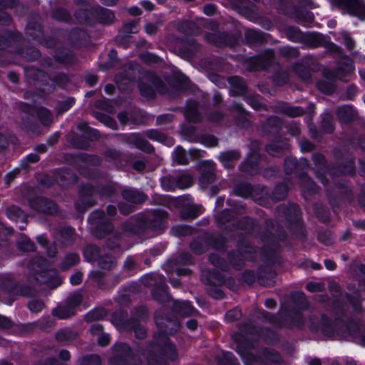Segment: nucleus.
Masks as SVG:
<instances>
[{"label": "nucleus", "mask_w": 365, "mask_h": 365, "mask_svg": "<svg viewBox=\"0 0 365 365\" xmlns=\"http://www.w3.org/2000/svg\"><path fill=\"white\" fill-rule=\"evenodd\" d=\"M166 353L170 359L175 360L177 359L175 347L173 344H169L168 345Z\"/></svg>", "instance_id": "obj_11"}, {"label": "nucleus", "mask_w": 365, "mask_h": 365, "mask_svg": "<svg viewBox=\"0 0 365 365\" xmlns=\"http://www.w3.org/2000/svg\"><path fill=\"white\" fill-rule=\"evenodd\" d=\"M350 12L357 17L365 19V5L361 0H351L348 4Z\"/></svg>", "instance_id": "obj_2"}, {"label": "nucleus", "mask_w": 365, "mask_h": 365, "mask_svg": "<svg viewBox=\"0 0 365 365\" xmlns=\"http://www.w3.org/2000/svg\"><path fill=\"white\" fill-rule=\"evenodd\" d=\"M16 175V172H11V173H9L8 175H7V182H9Z\"/></svg>", "instance_id": "obj_36"}, {"label": "nucleus", "mask_w": 365, "mask_h": 365, "mask_svg": "<svg viewBox=\"0 0 365 365\" xmlns=\"http://www.w3.org/2000/svg\"><path fill=\"white\" fill-rule=\"evenodd\" d=\"M162 185L165 187V184H164V182H163V183H162Z\"/></svg>", "instance_id": "obj_56"}, {"label": "nucleus", "mask_w": 365, "mask_h": 365, "mask_svg": "<svg viewBox=\"0 0 365 365\" xmlns=\"http://www.w3.org/2000/svg\"><path fill=\"white\" fill-rule=\"evenodd\" d=\"M20 210L18 208L12 207L6 211V215L11 220H16V217L19 215Z\"/></svg>", "instance_id": "obj_14"}, {"label": "nucleus", "mask_w": 365, "mask_h": 365, "mask_svg": "<svg viewBox=\"0 0 365 365\" xmlns=\"http://www.w3.org/2000/svg\"><path fill=\"white\" fill-rule=\"evenodd\" d=\"M9 78L10 79V81L13 83H15L18 81V76L15 73H9Z\"/></svg>", "instance_id": "obj_29"}, {"label": "nucleus", "mask_w": 365, "mask_h": 365, "mask_svg": "<svg viewBox=\"0 0 365 365\" xmlns=\"http://www.w3.org/2000/svg\"><path fill=\"white\" fill-rule=\"evenodd\" d=\"M5 144V138L0 134V148H3Z\"/></svg>", "instance_id": "obj_39"}, {"label": "nucleus", "mask_w": 365, "mask_h": 365, "mask_svg": "<svg viewBox=\"0 0 365 365\" xmlns=\"http://www.w3.org/2000/svg\"><path fill=\"white\" fill-rule=\"evenodd\" d=\"M108 212L110 215H113L116 212V209L113 206H108Z\"/></svg>", "instance_id": "obj_35"}, {"label": "nucleus", "mask_w": 365, "mask_h": 365, "mask_svg": "<svg viewBox=\"0 0 365 365\" xmlns=\"http://www.w3.org/2000/svg\"><path fill=\"white\" fill-rule=\"evenodd\" d=\"M43 307V304L40 301L33 300L29 304V309L33 312H38Z\"/></svg>", "instance_id": "obj_8"}, {"label": "nucleus", "mask_w": 365, "mask_h": 365, "mask_svg": "<svg viewBox=\"0 0 365 365\" xmlns=\"http://www.w3.org/2000/svg\"><path fill=\"white\" fill-rule=\"evenodd\" d=\"M130 12L132 15L138 16L140 14V10L137 7H133L130 9Z\"/></svg>", "instance_id": "obj_31"}, {"label": "nucleus", "mask_w": 365, "mask_h": 365, "mask_svg": "<svg viewBox=\"0 0 365 365\" xmlns=\"http://www.w3.org/2000/svg\"><path fill=\"white\" fill-rule=\"evenodd\" d=\"M240 316H241V313L237 309H234V310L230 311L226 314V318L230 321L236 320V319H239Z\"/></svg>", "instance_id": "obj_12"}, {"label": "nucleus", "mask_w": 365, "mask_h": 365, "mask_svg": "<svg viewBox=\"0 0 365 365\" xmlns=\"http://www.w3.org/2000/svg\"><path fill=\"white\" fill-rule=\"evenodd\" d=\"M142 4L147 10H151L153 9V4L149 1H143Z\"/></svg>", "instance_id": "obj_34"}, {"label": "nucleus", "mask_w": 365, "mask_h": 365, "mask_svg": "<svg viewBox=\"0 0 365 365\" xmlns=\"http://www.w3.org/2000/svg\"><path fill=\"white\" fill-rule=\"evenodd\" d=\"M81 302L79 294L74 296L73 299L70 302L68 306L59 307L54 310V314L58 318L66 319L74 314V309Z\"/></svg>", "instance_id": "obj_1"}, {"label": "nucleus", "mask_w": 365, "mask_h": 365, "mask_svg": "<svg viewBox=\"0 0 365 365\" xmlns=\"http://www.w3.org/2000/svg\"><path fill=\"white\" fill-rule=\"evenodd\" d=\"M173 159L180 165H184L187 163V158L185 155V151L182 148H177L173 152Z\"/></svg>", "instance_id": "obj_6"}, {"label": "nucleus", "mask_w": 365, "mask_h": 365, "mask_svg": "<svg viewBox=\"0 0 365 365\" xmlns=\"http://www.w3.org/2000/svg\"><path fill=\"white\" fill-rule=\"evenodd\" d=\"M102 267H103V268H105V269H108V268H110V266H107L106 264H103V265H102Z\"/></svg>", "instance_id": "obj_46"}, {"label": "nucleus", "mask_w": 365, "mask_h": 365, "mask_svg": "<svg viewBox=\"0 0 365 365\" xmlns=\"http://www.w3.org/2000/svg\"><path fill=\"white\" fill-rule=\"evenodd\" d=\"M197 323L195 320L191 319L187 322V327L190 330H195L197 328Z\"/></svg>", "instance_id": "obj_22"}, {"label": "nucleus", "mask_w": 365, "mask_h": 365, "mask_svg": "<svg viewBox=\"0 0 365 365\" xmlns=\"http://www.w3.org/2000/svg\"><path fill=\"white\" fill-rule=\"evenodd\" d=\"M192 177L186 174L181 177V179L179 181V185L182 188H185L189 187L192 184Z\"/></svg>", "instance_id": "obj_9"}, {"label": "nucleus", "mask_w": 365, "mask_h": 365, "mask_svg": "<svg viewBox=\"0 0 365 365\" xmlns=\"http://www.w3.org/2000/svg\"><path fill=\"white\" fill-rule=\"evenodd\" d=\"M309 365H321L319 359H313L309 362Z\"/></svg>", "instance_id": "obj_40"}, {"label": "nucleus", "mask_w": 365, "mask_h": 365, "mask_svg": "<svg viewBox=\"0 0 365 365\" xmlns=\"http://www.w3.org/2000/svg\"><path fill=\"white\" fill-rule=\"evenodd\" d=\"M350 365H356V364L354 362H352L351 364Z\"/></svg>", "instance_id": "obj_54"}, {"label": "nucleus", "mask_w": 365, "mask_h": 365, "mask_svg": "<svg viewBox=\"0 0 365 365\" xmlns=\"http://www.w3.org/2000/svg\"><path fill=\"white\" fill-rule=\"evenodd\" d=\"M238 158V154L236 152H225L221 153L220 155V160L223 164L224 167L226 168H229L232 167V162L234 160H236Z\"/></svg>", "instance_id": "obj_5"}, {"label": "nucleus", "mask_w": 365, "mask_h": 365, "mask_svg": "<svg viewBox=\"0 0 365 365\" xmlns=\"http://www.w3.org/2000/svg\"><path fill=\"white\" fill-rule=\"evenodd\" d=\"M72 104H73V101H71L69 106L66 108V110H68V108L71 106Z\"/></svg>", "instance_id": "obj_47"}, {"label": "nucleus", "mask_w": 365, "mask_h": 365, "mask_svg": "<svg viewBox=\"0 0 365 365\" xmlns=\"http://www.w3.org/2000/svg\"><path fill=\"white\" fill-rule=\"evenodd\" d=\"M108 14H109V16H110L111 18H113V14H111V13H109Z\"/></svg>", "instance_id": "obj_52"}, {"label": "nucleus", "mask_w": 365, "mask_h": 365, "mask_svg": "<svg viewBox=\"0 0 365 365\" xmlns=\"http://www.w3.org/2000/svg\"><path fill=\"white\" fill-rule=\"evenodd\" d=\"M322 285L318 282H309L307 284V289L311 292H318L322 289Z\"/></svg>", "instance_id": "obj_13"}, {"label": "nucleus", "mask_w": 365, "mask_h": 365, "mask_svg": "<svg viewBox=\"0 0 365 365\" xmlns=\"http://www.w3.org/2000/svg\"><path fill=\"white\" fill-rule=\"evenodd\" d=\"M119 209H120V212H123V214H128V212H130V210H128V211H127V210H125L123 209V205H120Z\"/></svg>", "instance_id": "obj_41"}, {"label": "nucleus", "mask_w": 365, "mask_h": 365, "mask_svg": "<svg viewBox=\"0 0 365 365\" xmlns=\"http://www.w3.org/2000/svg\"><path fill=\"white\" fill-rule=\"evenodd\" d=\"M79 261V257L76 254H71L67 257L66 262L68 265H73Z\"/></svg>", "instance_id": "obj_15"}, {"label": "nucleus", "mask_w": 365, "mask_h": 365, "mask_svg": "<svg viewBox=\"0 0 365 365\" xmlns=\"http://www.w3.org/2000/svg\"><path fill=\"white\" fill-rule=\"evenodd\" d=\"M43 113L45 114V115H46V116L48 118V119L50 120V113H49L48 110H43Z\"/></svg>", "instance_id": "obj_42"}, {"label": "nucleus", "mask_w": 365, "mask_h": 365, "mask_svg": "<svg viewBox=\"0 0 365 365\" xmlns=\"http://www.w3.org/2000/svg\"><path fill=\"white\" fill-rule=\"evenodd\" d=\"M135 334L138 338H143L145 336V331L141 327L135 329Z\"/></svg>", "instance_id": "obj_20"}, {"label": "nucleus", "mask_w": 365, "mask_h": 365, "mask_svg": "<svg viewBox=\"0 0 365 365\" xmlns=\"http://www.w3.org/2000/svg\"><path fill=\"white\" fill-rule=\"evenodd\" d=\"M102 340L103 341H100V343L102 344V345H106L108 341V336H102Z\"/></svg>", "instance_id": "obj_38"}, {"label": "nucleus", "mask_w": 365, "mask_h": 365, "mask_svg": "<svg viewBox=\"0 0 365 365\" xmlns=\"http://www.w3.org/2000/svg\"><path fill=\"white\" fill-rule=\"evenodd\" d=\"M235 192L240 196L247 197L249 194V189L247 187L245 191H241L238 187L235 190Z\"/></svg>", "instance_id": "obj_23"}, {"label": "nucleus", "mask_w": 365, "mask_h": 365, "mask_svg": "<svg viewBox=\"0 0 365 365\" xmlns=\"http://www.w3.org/2000/svg\"><path fill=\"white\" fill-rule=\"evenodd\" d=\"M59 356L62 360L66 361L70 358V354L68 351L62 350L60 352Z\"/></svg>", "instance_id": "obj_24"}, {"label": "nucleus", "mask_w": 365, "mask_h": 365, "mask_svg": "<svg viewBox=\"0 0 365 365\" xmlns=\"http://www.w3.org/2000/svg\"><path fill=\"white\" fill-rule=\"evenodd\" d=\"M344 41H345V43H346V46L349 48H351L353 47L354 42L349 37L346 36L344 38Z\"/></svg>", "instance_id": "obj_28"}, {"label": "nucleus", "mask_w": 365, "mask_h": 365, "mask_svg": "<svg viewBox=\"0 0 365 365\" xmlns=\"http://www.w3.org/2000/svg\"><path fill=\"white\" fill-rule=\"evenodd\" d=\"M300 113H301L300 112H297V113H293V114H292V115H299V114H300Z\"/></svg>", "instance_id": "obj_50"}, {"label": "nucleus", "mask_w": 365, "mask_h": 365, "mask_svg": "<svg viewBox=\"0 0 365 365\" xmlns=\"http://www.w3.org/2000/svg\"><path fill=\"white\" fill-rule=\"evenodd\" d=\"M324 264L329 270H333L335 268V263L331 260H325Z\"/></svg>", "instance_id": "obj_25"}, {"label": "nucleus", "mask_w": 365, "mask_h": 365, "mask_svg": "<svg viewBox=\"0 0 365 365\" xmlns=\"http://www.w3.org/2000/svg\"><path fill=\"white\" fill-rule=\"evenodd\" d=\"M105 91L108 94H112L115 91V87L112 85H106L105 87Z\"/></svg>", "instance_id": "obj_30"}, {"label": "nucleus", "mask_w": 365, "mask_h": 365, "mask_svg": "<svg viewBox=\"0 0 365 365\" xmlns=\"http://www.w3.org/2000/svg\"><path fill=\"white\" fill-rule=\"evenodd\" d=\"M216 144V142L215 140H213V142L210 145V146H213Z\"/></svg>", "instance_id": "obj_49"}, {"label": "nucleus", "mask_w": 365, "mask_h": 365, "mask_svg": "<svg viewBox=\"0 0 365 365\" xmlns=\"http://www.w3.org/2000/svg\"><path fill=\"white\" fill-rule=\"evenodd\" d=\"M208 164H209V167H210V170H212L213 167H214V164L211 162H209Z\"/></svg>", "instance_id": "obj_44"}, {"label": "nucleus", "mask_w": 365, "mask_h": 365, "mask_svg": "<svg viewBox=\"0 0 365 365\" xmlns=\"http://www.w3.org/2000/svg\"><path fill=\"white\" fill-rule=\"evenodd\" d=\"M11 324L10 321L5 317L0 315V327L6 328Z\"/></svg>", "instance_id": "obj_19"}, {"label": "nucleus", "mask_w": 365, "mask_h": 365, "mask_svg": "<svg viewBox=\"0 0 365 365\" xmlns=\"http://www.w3.org/2000/svg\"><path fill=\"white\" fill-rule=\"evenodd\" d=\"M94 314H95V312H92L90 313V315H94Z\"/></svg>", "instance_id": "obj_53"}, {"label": "nucleus", "mask_w": 365, "mask_h": 365, "mask_svg": "<svg viewBox=\"0 0 365 365\" xmlns=\"http://www.w3.org/2000/svg\"><path fill=\"white\" fill-rule=\"evenodd\" d=\"M61 280L58 276H55V277L53 279L46 282V283L52 287H57L61 284Z\"/></svg>", "instance_id": "obj_18"}, {"label": "nucleus", "mask_w": 365, "mask_h": 365, "mask_svg": "<svg viewBox=\"0 0 365 365\" xmlns=\"http://www.w3.org/2000/svg\"><path fill=\"white\" fill-rule=\"evenodd\" d=\"M265 305L269 308H272L276 305V303L273 299H267L265 302Z\"/></svg>", "instance_id": "obj_32"}, {"label": "nucleus", "mask_w": 365, "mask_h": 365, "mask_svg": "<svg viewBox=\"0 0 365 365\" xmlns=\"http://www.w3.org/2000/svg\"><path fill=\"white\" fill-rule=\"evenodd\" d=\"M20 247L25 251H31L33 250L34 246L33 244L30 242V240H25V246H22L21 245H20Z\"/></svg>", "instance_id": "obj_21"}, {"label": "nucleus", "mask_w": 365, "mask_h": 365, "mask_svg": "<svg viewBox=\"0 0 365 365\" xmlns=\"http://www.w3.org/2000/svg\"><path fill=\"white\" fill-rule=\"evenodd\" d=\"M237 351L240 355H242V351H241V349H240V347H237Z\"/></svg>", "instance_id": "obj_45"}, {"label": "nucleus", "mask_w": 365, "mask_h": 365, "mask_svg": "<svg viewBox=\"0 0 365 365\" xmlns=\"http://www.w3.org/2000/svg\"><path fill=\"white\" fill-rule=\"evenodd\" d=\"M157 135H158V137H157L156 140H158V141H160V142L166 144L167 145H173V140L170 139H167V138L164 135L158 133Z\"/></svg>", "instance_id": "obj_16"}, {"label": "nucleus", "mask_w": 365, "mask_h": 365, "mask_svg": "<svg viewBox=\"0 0 365 365\" xmlns=\"http://www.w3.org/2000/svg\"><path fill=\"white\" fill-rule=\"evenodd\" d=\"M314 269H318V265L317 264H314V267H313Z\"/></svg>", "instance_id": "obj_51"}, {"label": "nucleus", "mask_w": 365, "mask_h": 365, "mask_svg": "<svg viewBox=\"0 0 365 365\" xmlns=\"http://www.w3.org/2000/svg\"><path fill=\"white\" fill-rule=\"evenodd\" d=\"M140 92H141V93H142L143 95H144V96H146V95H147V92H146V91H145L143 87H140Z\"/></svg>", "instance_id": "obj_43"}, {"label": "nucleus", "mask_w": 365, "mask_h": 365, "mask_svg": "<svg viewBox=\"0 0 365 365\" xmlns=\"http://www.w3.org/2000/svg\"><path fill=\"white\" fill-rule=\"evenodd\" d=\"M180 306L178 309V311L182 314H189L191 312L192 307L188 302H180Z\"/></svg>", "instance_id": "obj_10"}, {"label": "nucleus", "mask_w": 365, "mask_h": 365, "mask_svg": "<svg viewBox=\"0 0 365 365\" xmlns=\"http://www.w3.org/2000/svg\"><path fill=\"white\" fill-rule=\"evenodd\" d=\"M123 197L133 203H140L144 201L145 195L135 190L128 189L123 192Z\"/></svg>", "instance_id": "obj_4"}, {"label": "nucleus", "mask_w": 365, "mask_h": 365, "mask_svg": "<svg viewBox=\"0 0 365 365\" xmlns=\"http://www.w3.org/2000/svg\"><path fill=\"white\" fill-rule=\"evenodd\" d=\"M186 1H192L193 0H185Z\"/></svg>", "instance_id": "obj_55"}, {"label": "nucleus", "mask_w": 365, "mask_h": 365, "mask_svg": "<svg viewBox=\"0 0 365 365\" xmlns=\"http://www.w3.org/2000/svg\"><path fill=\"white\" fill-rule=\"evenodd\" d=\"M81 365H101V359L97 355L86 356L82 359Z\"/></svg>", "instance_id": "obj_7"}, {"label": "nucleus", "mask_w": 365, "mask_h": 365, "mask_svg": "<svg viewBox=\"0 0 365 365\" xmlns=\"http://www.w3.org/2000/svg\"><path fill=\"white\" fill-rule=\"evenodd\" d=\"M26 160L29 163H36L38 160V156L36 154H31L27 156Z\"/></svg>", "instance_id": "obj_26"}, {"label": "nucleus", "mask_w": 365, "mask_h": 365, "mask_svg": "<svg viewBox=\"0 0 365 365\" xmlns=\"http://www.w3.org/2000/svg\"><path fill=\"white\" fill-rule=\"evenodd\" d=\"M147 33L151 34L155 30V26L152 25H147L145 27Z\"/></svg>", "instance_id": "obj_37"}, {"label": "nucleus", "mask_w": 365, "mask_h": 365, "mask_svg": "<svg viewBox=\"0 0 365 365\" xmlns=\"http://www.w3.org/2000/svg\"><path fill=\"white\" fill-rule=\"evenodd\" d=\"M31 205L34 209L46 213H52L53 210H55L54 204L41 197L31 202Z\"/></svg>", "instance_id": "obj_3"}, {"label": "nucleus", "mask_w": 365, "mask_h": 365, "mask_svg": "<svg viewBox=\"0 0 365 365\" xmlns=\"http://www.w3.org/2000/svg\"><path fill=\"white\" fill-rule=\"evenodd\" d=\"M215 8L212 6H207L204 8V11L207 15H212L214 13Z\"/></svg>", "instance_id": "obj_27"}, {"label": "nucleus", "mask_w": 365, "mask_h": 365, "mask_svg": "<svg viewBox=\"0 0 365 365\" xmlns=\"http://www.w3.org/2000/svg\"><path fill=\"white\" fill-rule=\"evenodd\" d=\"M37 240L41 245H45L46 243V239L43 235L38 236L37 237Z\"/></svg>", "instance_id": "obj_33"}, {"label": "nucleus", "mask_w": 365, "mask_h": 365, "mask_svg": "<svg viewBox=\"0 0 365 365\" xmlns=\"http://www.w3.org/2000/svg\"><path fill=\"white\" fill-rule=\"evenodd\" d=\"M307 149H309V148L312 147L311 144H310V143H307Z\"/></svg>", "instance_id": "obj_48"}, {"label": "nucleus", "mask_w": 365, "mask_h": 365, "mask_svg": "<svg viewBox=\"0 0 365 365\" xmlns=\"http://www.w3.org/2000/svg\"><path fill=\"white\" fill-rule=\"evenodd\" d=\"M82 275L81 273H76L71 277V282L72 284H78L81 282Z\"/></svg>", "instance_id": "obj_17"}]
</instances>
